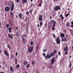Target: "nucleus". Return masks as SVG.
<instances>
[{
  "label": "nucleus",
  "instance_id": "b1692460",
  "mask_svg": "<svg viewBox=\"0 0 73 73\" xmlns=\"http://www.w3.org/2000/svg\"><path fill=\"white\" fill-rule=\"evenodd\" d=\"M54 55V54L53 52H52L50 54V56H51V57H52V56H53Z\"/></svg>",
  "mask_w": 73,
  "mask_h": 73
},
{
  "label": "nucleus",
  "instance_id": "ddd939ff",
  "mask_svg": "<svg viewBox=\"0 0 73 73\" xmlns=\"http://www.w3.org/2000/svg\"><path fill=\"white\" fill-rule=\"evenodd\" d=\"M8 37L9 38H11V39H13V36H12V35L11 34L9 33L8 35Z\"/></svg>",
  "mask_w": 73,
  "mask_h": 73
},
{
  "label": "nucleus",
  "instance_id": "423d86ee",
  "mask_svg": "<svg viewBox=\"0 0 73 73\" xmlns=\"http://www.w3.org/2000/svg\"><path fill=\"white\" fill-rule=\"evenodd\" d=\"M56 42L57 44H60L61 41H60V38H59V37H58L57 38V39H56Z\"/></svg>",
  "mask_w": 73,
  "mask_h": 73
},
{
  "label": "nucleus",
  "instance_id": "4d7b16f0",
  "mask_svg": "<svg viewBox=\"0 0 73 73\" xmlns=\"http://www.w3.org/2000/svg\"><path fill=\"white\" fill-rule=\"evenodd\" d=\"M16 18H18V15H16Z\"/></svg>",
  "mask_w": 73,
  "mask_h": 73
},
{
  "label": "nucleus",
  "instance_id": "9d476101",
  "mask_svg": "<svg viewBox=\"0 0 73 73\" xmlns=\"http://www.w3.org/2000/svg\"><path fill=\"white\" fill-rule=\"evenodd\" d=\"M22 38V41L23 44H25L26 43V41L25 40V39L24 38L23 36L21 35Z\"/></svg>",
  "mask_w": 73,
  "mask_h": 73
},
{
  "label": "nucleus",
  "instance_id": "a18cd8bd",
  "mask_svg": "<svg viewBox=\"0 0 73 73\" xmlns=\"http://www.w3.org/2000/svg\"><path fill=\"white\" fill-rule=\"evenodd\" d=\"M53 37H54V38H56V35H54V34L53 35Z\"/></svg>",
  "mask_w": 73,
  "mask_h": 73
},
{
  "label": "nucleus",
  "instance_id": "37998d69",
  "mask_svg": "<svg viewBox=\"0 0 73 73\" xmlns=\"http://www.w3.org/2000/svg\"><path fill=\"white\" fill-rule=\"evenodd\" d=\"M47 50V49H45V50H43V51L44 52H46Z\"/></svg>",
  "mask_w": 73,
  "mask_h": 73
},
{
  "label": "nucleus",
  "instance_id": "cd10ccee",
  "mask_svg": "<svg viewBox=\"0 0 73 73\" xmlns=\"http://www.w3.org/2000/svg\"><path fill=\"white\" fill-rule=\"evenodd\" d=\"M71 23L72 25H71V28H72L73 29V21H72Z\"/></svg>",
  "mask_w": 73,
  "mask_h": 73
},
{
  "label": "nucleus",
  "instance_id": "6e6d98bb",
  "mask_svg": "<svg viewBox=\"0 0 73 73\" xmlns=\"http://www.w3.org/2000/svg\"><path fill=\"white\" fill-rule=\"evenodd\" d=\"M72 50L73 51V46H72Z\"/></svg>",
  "mask_w": 73,
  "mask_h": 73
},
{
  "label": "nucleus",
  "instance_id": "20e7f679",
  "mask_svg": "<svg viewBox=\"0 0 73 73\" xmlns=\"http://www.w3.org/2000/svg\"><path fill=\"white\" fill-rule=\"evenodd\" d=\"M68 39H69V38H68L67 37H65L64 38H62L61 41L62 42H63V41H65V42H66L67 41H68Z\"/></svg>",
  "mask_w": 73,
  "mask_h": 73
},
{
  "label": "nucleus",
  "instance_id": "4c0bfd02",
  "mask_svg": "<svg viewBox=\"0 0 73 73\" xmlns=\"http://www.w3.org/2000/svg\"><path fill=\"white\" fill-rule=\"evenodd\" d=\"M7 47H8V48H9V49H11V47H10V46H9V45H8L7 46Z\"/></svg>",
  "mask_w": 73,
  "mask_h": 73
},
{
  "label": "nucleus",
  "instance_id": "9b49d317",
  "mask_svg": "<svg viewBox=\"0 0 73 73\" xmlns=\"http://www.w3.org/2000/svg\"><path fill=\"white\" fill-rule=\"evenodd\" d=\"M50 58H51V57L49 54H48L45 57V59H46V60H47L48 58L49 59Z\"/></svg>",
  "mask_w": 73,
  "mask_h": 73
},
{
  "label": "nucleus",
  "instance_id": "2eb2a0df",
  "mask_svg": "<svg viewBox=\"0 0 73 73\" xmlns=\"http://www.w3.org/2000/svg\"><path fill=\"white\" fill-rule=\"evenodd\" d=\"M10 69L12 73L14 71V69L13 68V67H12V66H11L10 67Z\"/></svg>",
  "mask_w": 73,
  "mask_h": 73
},
{
  "label": "nucleus",
  "instance_id": "603ef678",
  "mask_svg": "<svg viewBox=\"0 0 73 73\" xmlns=\"http://www.w3.org/2000/svg\"><path fill=\"white\" fill-rule=\"evenodd\" d=\"M33 4H32V3L31 4V7H32V6H33Z\"/></svg>",
  "mask_w": 73,
  "mask_h": 73
},
{
  "label": "nucleus",
  "instance_id": "774afa93",
  "mask_svg": "<svg viewBox=\"0 0 73 73\" xmlns=\"http://www.w3.org/2000/svg\"><path fill=\"white\" fill-rule=\"evenodd\" d=\"M23 36H24V37H25L26 36V35H23Z\"/></svg>",
  "mask_w": 73,
  "mask_h": 73
},
{
  "label": "nucleus",
  "instance_id": "e2e57ef3",
  "mask_svg": "<svg viewBox=\"0 0 73 73\" xmlns=\"http://www.w3.org/2000/svg\"><path fill=\"white\" fill-rule=\"evenodd\" d=\"M5 66H6V67H7V64H5Z\"/></svg>",
  "mask_w": 73,
  "mask_h": 73
},
{
  "label": "nucleus",
  "instance_id": "5fc2aeb1",
  "mask_svg": "<svg viewBox=\"0 0 73 73\" xmlns=\"http://www.w3.org/2000/svg\"><path fill=\"white\" fill-rule=\"evenodd\" d=\"M50 20H51V19H52V17H50Z\"/></svg>",
  "mask_w": 73,
  "mask_h": 73
},
{
  "label": "nucleus",
  "instance_id": "c9c22d12",
  "mask_svg": "<svg viewBox=\"0 0 73 73\" xmlns=\"http://www.w3.org/2000/svg\"><path fill=\"white\" fill-rule=\"evenodd\" d=\"M69 13H68L67 15H65V17H67L69 16Z\"/></svg>",
  "mask_w": 73,
  "mask_h": 73
},
{
  "label": "nucleus",
  "instance_id": "2f4dec72",
  "mask_svg": "<svg viewBox=\"0 0 73 73\" xmlns=\"http://www.w3.org/2000/svg\"><path fill=\"white\" fill-rule=\"evenodd\" d=\"M14 58V56H13V54L11 55V58L13 59Z\"/></svg>",
  "mask_w": 73,
  "mask_h": 73
},
{
  "label": "nucleus",
  "instance_id": "f8f14e48",
  "mask_svg": "<svg viewBox=\"0 0 73 73\" xmlns=\"http://www.w3.org/2000/svg\"><path fill=\"white\" fill-rule=\"evenodd\" d=\"M4 52L6 56L7 57H9V54L8 53L7 51L6 50H4Z\"/></svg>",
  "mask_w": 73,
  "mask_h": 73
},
{
  "label": "nucleus",
  "instance_id": "13d9d810",
  "mask_svg": "<svg viewBox=\"0 0 73 73\" xmlns=\"http://www.w3.org/2000/svg\"><path fill=\"white\" fill-rule=\"evenodd\" d=\"M40 27V25L38 24V27Z\"/></svg>",
  "mask_w": 73,
  "mask_h": 73
},
{
  "label": "nucleus",
  "instance_id": "0eeeda50",
  "mask_svg": "<svg viewBox=\"0 0 73 73\" xmlns=\"http://www.w3.org/2000/svg\"><path fill=\"white\" fill-rule=\"evenodd\" d=\"M50 23L52 24H53L52 25H56V22L54 20H51L50 21Z\"/></svg>",
  "mask_w": 73,
  "mask_h": 73
},
{
  "label": "nucleus",
  "instance_id": "f257e3e1",
  "mask_svg": "<svg viewBox=\"0 0 73 73\" xmlns=\"http://www.w3.org/2000/svg\"><path fill=\"white\" fill-rule=\"evenodd\" d=\"M33 49L34 48L33 46H31L28 48L27 50L29 53H32L33 50Z\"/></svg>",
  "mask_w": 73,
  "mask_h": 73
},
{
  "label": "nucleus",
  "instance_id": "58836bf2",
  "mask_svg": "<svg viewBox=\"0 0 73 73\" xmlns=\"http://www.w3.org/2000/svg\"><path fill=\"white\" fill-rule=\"evenodd\" d=\"M16 1L17 3H19V2H20V0H16Z\"/></svg>",
  "mask_w": 73,
  "mask_h": 73
},
{
  "label": "nucleus",
  "instance_id": "79ce46f5",
  "mask_svg": "<svg viewBox=\"0 0 73 73\" xmlns=\"http://www.w3.org/2000/svg\"><path fill=\"white\" fill-rule=\"evenodd\" d=\"M19 67H20V65H19V64H17V68H19Z\"/></svg>",
  "mask_w": 73,
  "mask_h": 73
},
{
  "label": "nucleus",
  "instance_id": "e433bc0d",
  "mask_svg": "<svg viewBox=\"0 0 73 73\" xmlns=\"http://www.w3.org/2000/svg\"><path fill=\"white\" fill-rule=\"evenodd\" d=\"M38 49V45H37V46H36V52H37Z\"/></svg>",
  "mask_w": 73,
  "mask_h": 73
},
{
  "label": "nucleus",
  "instance_id": "c03bdc74",
  "mask_svg": "<svg viewBox=\"0 0 73 73\" xmlns=\"http://www.w3.org/2000/svg\"><path fill=\"white\" fill-rule=\"evenodd\" d=\"M58 55H59V56H61V52H58Z\"/></svg>",
  "mask_w": 73,
  "mask_h": 73
},
{
  "label": "nucleus",
  "instance_id": "5701e85b",
  "mask_svg": "<svg viewBox=\"0 0 73 73\" xmlns=\"http://www.w3.org/2000/svg\"><path fill=\"white\" fill-rule=\"evenodd\" d=\"M28 2V1L27 0H22V3L24 4V3H27Z\"/></svg>",
  "mask_w": 73,
  "mask_h": 73
},
{
  "label": "nucleus",
  "instance_id": "680f3d73",
  "mask_svg": "<svg viewBox=\"0 0 73 73\" xmlns=\"http://www.w3.org/2000/svg\"><path fill=\"white\" fill-rule=\"evenodd\" d=\"M0 73H4V72H1Z\"/></svg>",
  "mask_w": 73,
  "mask_h": 73
},
{
  "label": "nucleus",
  "instance_id": "09e8293b",
  "mask_svg": "<svg viewBox=\"0 0 73 73\" xmlns=\"http://www.w3.org/2000/svg\"><path fill=\"white\" fill-rule=\"evenodd\" d=\"M18 27H16V29H15V30H18Z\"/></svg>",
  "mask_w": 73,
  "mask_h": 73
},
{
  "label": "nucleus",
  "instance_id": "c756f323",
  "mask_svg": "<svg viewBox=\"0 0 73 73\" xmlns=\"http://www.w3.org/2000/svg\"><path fill=\"white\" fill-rule=\"evenodd\" d=\"M9 26H10V25H9V24H7L6 25V28H8V27H9Z\"/></svg>",
  "mask_w": 73,
  "mask_h": 73
},
{
  "label": "nucleus",
  "instance_id": "3c124183",
  "mask_svg": "<svg viewBox=\"0 0 73 73\" xmlns=\"http://www.w3.org/2000/svg\"><path fill=\"white\" fill-rule=\"evenodd\" d=\"M15 55H16V56H17V52H16Z\"/></svg>",
  "mask_w": 73,
  "mask_h": 73
},
{
  "label": "nucleus",
  "instance_id": "49530a36",
  "mask_svg": "<svg viewBox=\"0 0 73 73\" xmlns=\"http://www.w3.org/2000/svg\"><path fill=\"white\" fill-rule=\"evenodd\" d=\"M43 55L44 56H45L46 55V54H45V53H43Z\"/></svg>",
  "mask_w": 73,
  "mask_h": 73
},
{
  "label": "nucleus",
  "instance_id": "4be33fe9",
  "mask_svg": "<svg viewBox=\"0 0 73 73\" xmlns=\"http://www.w3.org/2000/svg\"><path fill=\"white\" fill-rule=\"evenodd\" d=\"M23 64L24 65H27V64H28V62L26 60L23 63Z\"/></svg>",
  "mask_w": 73,
  "mask_h": 73
},
{
  "label": "nucleus",
  "instance_id": "69168bd1",
  "mask_svg": "<svg viewBox=\"0 0 73 73\" xmlns=\"http://www.w3.org/2000/svg\"><path fill=\"white\" fill-rule=\"evenodd\" d=\"M1 68V65H0V69Z\"/></svg>",
  "mask_w": 73,
  "mask_h": 73
},
{
  "label": "nucleus",
  "instance_id": "864d4df0",
  "mask_svg": "<svg viewBox=\"0 0 73 73\" xmlns=\"http://www.w3.org/2000/svg\"><path fill=\"white\" fill-rule=\"evenodd\" d=\"M57 1V0H54V2H56Z\"/></svg>",
  "mask_w": 73,
  "mask_h": 73
},
{
  "label": "nucleus",
  "instance_id": "6ab92c4d",
  "mask_svg": "<svg viewBox=\"0 0 73 73\" xmlns=\"http://www.w3.org/2000/svg\"><path fill=\"white\" fill-rule=\"evenodd\" d=\"M65 36V34L62 33L60 34V37L62 38V37H64Z\"/></svg>",
  "mask_w": 73,
  "mask_h": 73
},
{
  "label": "nucleus",
  "instance_id": "72a5a7b5",
  "mask_svg": "<svg viewBox=\"0 0 73 73\" xmlns=\"http://www.w3.org/2000/svg\"><path fill=\"white\" fill-rule=\"evenodd\" d=\"M15 61L16 64H17V59H15Z\"/></svg>",
  "mask_w": 73,
  "mask_h": 73
},
{
  "label": "nucleus",
  "instance_id": "f704fd0d",
  "mask_svg": "<svg viewBox=\"0 0 73 73\" xmlns=\"http://www.w3.org/2000/svg\"><path fill=\"white\" fill-rule=\"evenodd\" d=\"M29 66H30L29 64H28L27 66V68H29Z\"/></svg>",
  "mask_w": 73,
  "mask_h": 73
},
{
  "label": "nucleus",
  "instance_id": "ea45409f",
  "mask_svg": "<svg viewBox=\"0 0 73 73\" xmlns=\"http://www.w3.org/2000/svg\"><path fill=\"white\" fill-rule=\"evenodd\" d=\"M26 13L27 15H29V12H28V11H27Z\"/></svg>",
  "mask_w": 73,
  "mask_h": 73
},
{
  "label": "nucleus",
  "instance_id": "39448f33",
  "mask_svg": "<svg viewBox=\"0 0 73 73\" xmlns=\"http://www.w3.org/2000/svg\"><path fill=\"white\" fill-rule=\"evenodd\" d=\"M60 9L61 8H60V7L57 5L55 7L54 10L55 11H58V10H60Z\"/></svg>",
  "mask_w": 73,
  "mask_h": 73
},
{
  "label": "nucleus",
  "instance_id": "c85d7f7f",
  "mask_svg": "<svg viewBox=\"0 0 73 73\" xmlns=\"http://www.w3.org/2000/svg\"><path fill=\"white\" fill-rule=\"evenodd\" d=\"M69 66H70V69L71 68V67H72V63H71V62H70Z\"/></svg>",
  "mask_w": 73,
  "mask_h": 73
},
{
  "label": "nucleus",
  "instance_id": "8fccbe9b",
  "mask_svg": "<svg viewBox=\"0 0 73 73\" xmlns=\"http://www.w3.org/2000/svg\"><path fill=\"white\" fill-rule=\"evenodd\" d=\"M31 63L32 65H34V62H33V61Z\"/></svg>",
  "mask_w": 73,
  "mask_h": 73
},
{
  "label": "nucleus",
  "instance_id": "052dcab7",
  "mask_svg": "<svg viewBox=\"0 0 73 73\" xmlns=\"http://www.w3.org/2000/svg\"><path fill=\"white\" fill-rule=\"evenodd\" d=\"M30 1L31 2H32L33 1V0H31Z\"/></svg>",
  "mask_w": 73,
  "mask_h": 73
},
{
  "label": "nucleus",
  "instance_id": "338daca9",
  "mask_svg": "<svg viewBox=\"0 0 73 73\" xmlns=\"http://www.w3.org/2000/svg\"><path fill=\"white\" fill-rule=\"evenodd\" d=\"M56 58H57V57H58V55H56Z\"/></svg>",
  "mask_w": 73,
  "mask_h": 73
},
{
  "label": "nucleus",
  "instance_id": "7ed1b4c3",
  "mask_svg": "<svg viewBox=\"0 0 73 73\" xmlns=\"http://www.w3.org/2000/svg\"><path fill=\"white\" fill-rule=\"evenodd\" d=\"M11 3H12V4L10 5V7L11 9V11H13L14 7H15V5H14V4H13V2H12Z\"/></svg>",
  "mask_w": 73,
  "mask_h": 73
},
{
  "label": "nucleus",
  "instance_id": "4468645a",
  "mask_svg": "<svg viewBox=\"0 0 73 73\" xmlns=\"http://www.w3.org/2000/svg\"><path fill=\"white\" fill-rule=\"evenodd\" d=\"M15 35L16 37H20V34L18 32H17L15 33Z\"/></svg>",
  "mask_w": 73,
  "mask_h": 73
},
{
  "label": "nucleus",
  "instance_id": "412c9836",
  "mask_svg": "<svg viewBox=\"0 0 73 73\" xmlns=\"http://www.w3.org/2000/svg\"><path fill=\"white\" fill-rule=\"evenodd\" d=\"M12 27H10L8 28H7V29L8 30H9V32L10 33H11V30H12Z\"/></svg>",
  "mask_w": 73,
  "mask_h": 73
},
{
  "label": "nucleus",
  "instance_id": "a19ab883",
  "mask_svg": "<svg viewBox=\"0 0 73 73\" xmlns=\"http://www.w3.org/2000/svg\"><path fill=\"white\" fill-rule=\"evenodd\" d=\"M10 15L11 16H13V13H12V12L10 13Z\"/></svg>",
  "mask_w": 73,
  "mask_h": 73
},
{
  "label": "nucleus",
  "instance_id": "473e14b6",
  "mask_svg": "<svg viewBox=\"0 0 73 73\" xmlns=\"http://www.w3.org/2000/svg\"><path fill=\"white\" fill-rule=\"evenodd\" d=\"M40 27H41V26H42V22H40Z\"/></svg>",
  "mask_w": 73,
  "mask_h": 73
},
{
  "label": "nucleus",
  "instance_id": "7c9ffc66",
  "mask_svg": "<svg viewBox=\"0 0 73 73\" xmlns=\"http://www.w3.org/2000/svg\"><path fill=\"white\" fill-rule=\"evenodd\" d=\"M56 52H57V50L56 49H55L54 50L53 52H52L54 54L56 53Z\"/></svg>",
  "mask_w": 73,
  "mask_h": 73
},
{
  "label": "nucleus",
  "instance_id": "393cba45",
  "mask_svg": "<svg viewBox=\"0 0 73 73\" xmlns=\"http://www.w3.org/2000/svg\"><path fill=\"white\" fill-rule=\"evenodd\" d=\"M30 44L31 46H33L34 44V43L33 41H31L30 42Z\"/></svg>",
  "mask_w": 73,
  "mask_h": 73
},
{
  "label": "nucleus",
  "instance_id": "a211bd4d",
  "mask_svg": "<svg viewBox=\"0 0 73 73\" xmlns=\"http://www.w3.org/2000/svg\"><path fill=\"white\" fill-rule=\"evenodd\" d=\"M19 19H21L23 17L22 13H20L19 14Z\"/></svg>",
  "mask_w": 73,
  "mask_h": 73
},
{
  "label": "nucleus",
  "instance_id": "f3484780",
  "mask_svg": "<svg viewBox=\"0 0 73 73\" xmlns=\"http://www.w3.org/2000/svg\"><path fill=\"white\" fill-rule=\"evenodd\" d=\"M54 57H53L52 58V60H50V61L51 62L52 64H53V63H54V62L55 61V60H54Z\"/></svg>",
  "mask_w": 73,
  "mask_h": 73
},
{
  "label": "nucleus",
  "instance_id": "aec40b11",
  "mask_svg": "<svg viewBox=\"0 0 73 73\" xmlns=\"http://www.w3.org/2000/svg\"><path fill=\"white\" fill-rule=\"evenodd\" d=\"M60 16L61 17V20H62V21H63L64 20V17H63V16H62V14H61L60 15Z\"/></svg>",
  "mask_w": 73,
  "mask_h": 73
},
{
  "label": "nucleus",
  "instance_id": "a878e982",
  "mask_svg": "<svg viewBox=\"0 0 73 73\" xmlns=\"http://www.w3.org/2000/svg\"><path fill=\"white\" fill-rule=\"evenodd\" d=\"M56 25H52V30H55V26Z\"/></svg>",
  "mask_w": 73,
  "mask_h": 73
},
{
  "label": "nucleus",
  "instance_id": "bf43d9fd",
  "mask_svg": "<svg viewBox=\"0 0 73 73\" xmlns=\"http://www.w3.org/2000/svg\"><path fill=\"white\" fill-rule=\"evenodd\" d=\"M1 53V50L0 49V53Z\"/></svg>",
  "mask_w": 73,
  "mask_h": 73
},
{
  "label": "nucleus",
  "instance_id": "f03ea898",
  "mask_svg": "<svg viewBox=\"0 0 73 73\" xmlns=\"http://www.w3.org/2000/svg\"><path fill=\"white\" fill-rule=\"evenodd\" d=\"M64 50L65 52H65V54H66V55H67L68 53V46H66V47L64 48Z\"/></svg>",
  "mask_w": 73,
  "mask_h": 73
},
{
  "label": "nucleus",
  "instance_id": "1a4fd4ad",
  "mask_svg": "<svg viewBox=\"0 0 73 73\" xmlns=\"http://www.w3.org/2000/svg\"><path fill=\"white\" fill-rule=\"evenodd\" d=\"M38 20L40 21H42V15H40L39 16Z\"/></svg>",
  "mask_w": 73,
  "mask_h": 73
},
{
  "label": "nucleus",
  "instance_id": "6e6552de",
  "mask_svg": "<svg viewBox=\"0 0 73 73\" xmlns=\"http://www.w3.org/2000/svg\"><path fill=\"white\" fill-rule=\"evenodd\" d=\"M5 11L6 12H9L10 11V7L8 6L6 7L5 8Z\"/></svg>",
  "mask_w": 73,
  "mask_h": 73
},
{
  "label": "nucleus",
  "instance_id": "bb28decb",
  "mask_svg": "<svg viewBox=\"0 0 73 73\" xmlns=\"http://www.w3.org/2000/svg\"><path fill=\"white\" fill-rule=\"evenodd\" d=\"M42 1H41L40 3L39 4V7H41V5H42Z\"/></svg>",
  "mask_w": 73,
  "mask_h": 73
},
{
  "label": "nucleus",
  "instance_id": "de8ad7c7",
  "mask_svg": "<svg viewBox=\"0 0 73 73\" xmlns=\"http://www.w3.org/2000/svg\"><path fill=\"white\" fill-rule=\"evenodd\" d=\"M32 11H33V10H31L30 11V13H32Z\"/></svg>",
  "mask_w": 73,
  "mask_h": 73
},
{
  "label": "nucleus",
  "instance_id": "0e129e2a",
  "mask_svg": "<svg viewBox=\"0 0 73 73\" xmlns=\"http://www.w3.org/2000/svg\"><path fill=\"white\" fill-rule=\"evenodd\" d=\"M71 57H72V56H69V58H71Z\"/></svg>",
  "mask_w": 73,
  "mask_h": 73
},
{
  "label": "nucleus",
  "instance_id": "dca6fc26",
  "mask_svg": "<svg viewBox=\"0 0 73 73\" xmlns=\"http://www.w3.org/2000/svg\"><path fill=\"white\" fill-rule=\"evenodd\" d=\"M70 23L69 22H68L66 24V26L67 27H70Z\"/></svg>",
  "mask_w": 73,
  "mask_h": 73
}]
</instances>
